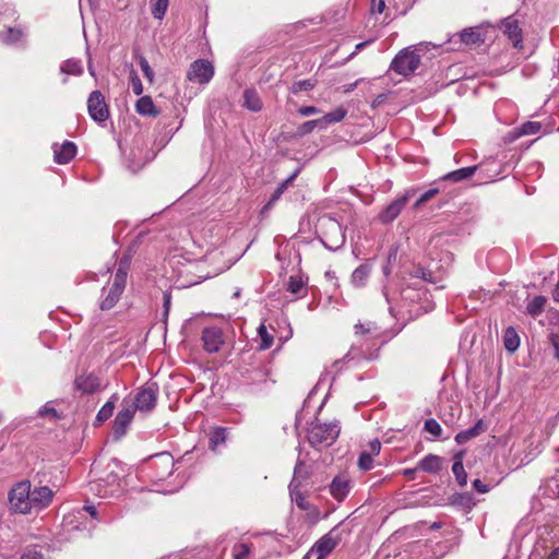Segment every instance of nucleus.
Returning <instances> with one entry per match:
<instances>
[{"label":"nucleus","instance_id":"1","mask_svg":"<svg viewBox=\"0 0 559 559\" xmlns=\"http://www.w3.org/2000/svg\"><path fill=\"white\" fill-rule=\"evenodd\" d=\"M123 469L117 460H111L106 467V475L90 483V490L100 497L108 498L121 490Z\"/></svg>","mask_w":559,"mask_h":559},{"label":"nucleus","instance_id":"2","mask_svg":"<svg viewBox=\"0 0 559 559\" xmlns=\"http://www.w3.org/2000/svg\"><path fill=\"white\" fill-rule=\"evenodd\" d=\"M340 431L341 427L337 421L321 423L319 419H314L309 424L307 440L312 448L320 451L332 445L337 439Z\"/></svg>","mask_w":559,"mask_h":559},{"label":"nucleus","instance_id":"3","mask_svg":"<svg viewBox=\"0 0 559 559\" xmlns=\"http://www.w3.org/2000/svg\"><path fill=\"white\" fill-rule=\"evenodd\" d=\"M31 481L22 480L15 484L9 492V507L14 513L27 514L31 507Z\"/></svg>","mask_w":559,"mask_h":559},{"label":"nucleus","instance_id":"4","mask_svg":"<svg viewBox=\"0 0 559 559\" xmlns=\"http://www.w3.org/2000/svg\"><path fill=\"white\" fill-rule=\"evenodd\" d=\"M420 64V56L413 46L402 49L392 60L390 69L397 74L408 76L413 74Z\"/></svg>","mask_w":559,"mask_h":559},{"label":"nucleus","instance_id":"5","mask_svg":"<svg viewBox=\"0 0 559 559\" xmlns=\"http://www.w3.org/2000/svg\"><path fill=\"white\" fill-rule=\"evenodd\" d=\"M158 386L156 383H146L139 389L133 399L128 401V405H133L134 412H150L156 406Z\"/></svg>","mask_w":559,"mask_h":559},{"label":"nucleus","instance_id":"6","mask_svg":"<svg viewBox=\"0 0 559 559\" xmlns=\"http://www.w3.org/2000/svg\"><path fill=\"white\" fill-rule=\"evenodd\" d=\"M175 467V460L174 457L167 453H158L155 456H153L152 462L150 464V468L152 469V480L155 483L164 481L169 477Z\"/></svg>","mask_w":559,"mask_h":559},{"label":"nucleus","instance_id":"7","mask_svg":"<svg viewBox=\"0 0 559 559\" xmlns=\"http://www.w3.org/2000/svg\"><path fill=\"white\" fill-rule=\"evenodd\" d=\"M214 75L213 64L205 59H198L190 64L187 79L193 83L206 84Z\"/></svg>","mask_w":559,"mask_h":559},{"label":"nucleus","instance_id":"8","mask_svg":"<svg viewBox=\"0 0 559 559\" xmlns=\"http://www.w3.org/2000/svg\"><path fill=\"white\" fill-rule=\"evenodd\" d=\"M87 110L91 118L97 122H104L109 117V109L105 97L99 91H94L87 99Z\"/></svg>","mask_w":559,"mask_h":559},{"label":"nucleus","instance_id":"9","mask_svg":"<svg viewBox=\"0 0 559 559\" xmlns=\"http://www.w3.org/2000/svg\"><path fill=\"white\" fill-rule=\"evenodd\" d=\"M326 229L322 238L325 248L334 251L343 247L346 239L340 223L335 219H329L326 222Z\"/></svg>","mask_w":559,"mask_h":559},{"label":"nucleus","instance_id":"10","mask_svg":"<svg viewBox=\"0 0 559 559\" xmlns=\"http://www.w3.org/2000/svg\"><path fill=\"white\" fill-rule=\"evenodd\" d=\"M134 413L133 405H128V400H123L122 408L118 412L112 426L114 435L117 439L126 435Z\"/></svg>","mask_w":559,"mask_h":559},{"label":"nucleus","instance_id":"11","mask_svg":"<svg viewBox=\"0 0 559 559\" xmlns=\"http://www.w3.org/2000/svg\"><path fill=\"white\" fill-rule=\"evenodd\" d=\"M414 195L413 190H407L402 197L392 201L380 214L382 223L393 222L404 209L408 200Z\"/></svg>","mask_w":559,"mask_h":559},{"label":"nucleus","instance_id":"12","mask_svg":"<svg viewBox=\"0 0 559 559\" xmlns=\"http://www.w3.org/2000/svg\"><path fill=\"white\" fill-rule=\"evenodd\" d=\"M203 347L209 353H216L224 344L223 331L218 326L205 328L202 332Z\"/></svg>","mask_w":559,"mask_h":559},{"label":"nucleus","instance_id":"13","mask_svg":"<svg viewBox=\"0 0 559 559\" xmlns=\"http://www.w3.org/2000/svg\"><path fill=\"white\" fill-rule=\"evenodd\" d=\"M338 538L333 535V532H330L325 534L323 537H321L312 547L309 555L306 556L304 559H309L310 555H317V559H324L326 556H329L337 546Z\"/></svg>","mask_w":559,"mask_h":559},{"label":"nucleus","instance_id":"14","mask_svg":"<svg viewBox=\"0 0 559 559\" xmlns=\"http://www.w3.org/2000/svg\"><path fill=\"white\" fill-rule=\"evenodd\" d=\"M53 492L48 486L36 487L31 489V507L32 510H43L52 501Z\"/></svg>","mask_w":559,"mask_h":559},{"label":"nucleus","instance_id":"15","mask_svg":"<svg viewBox=\"0 0 559 559\" xmlns=\"http://www.w3.org/2000/svg\"><path fill=\"white\" fill-rule=\"evenodd\" d=\"M100 388L98 378L92 373L80 374L74 380V389L82 394H93Z\"/></svg>","mask_w":559,"mask_h":559},{"label":"nucleus","instance_id":"16","mask_svg":"<svg viewBox=\"0 0 559 559\" xmlns=\"http://www.w3.org/2000/svg\"><path fill=\"white\" fill-rule=\"evenodd\" d=\"M53 157L58 164L69 163L76 154V145L71 141H64L61 145L53 144Z\"/></svg>","mask_w":559,"mask_h":559},{"label":"nucleus","instance_id":"17","mask_svg":"<svg viewBox=\"0 0 559 559\" xmlns=\"http://www.w3.org/2000/svg\"><path fill=\"white\" fill-rule=\"evenodd\" d=\"M350 490V481L347 476H335L330 485V493L337 501H343Z\"/></svg>","mask_w":559,"mask_h":559},{"label":"nucleus","instance_id":"18","mask_svg":"<svg viewBox=\"0 0 559 559\" xmlns=\"http://www.w3.org/2000/svg\"><path fill=\"white\" fill-rule=\"evenodd\" d=\"M501 28L508 38L513 43L514 47H519L522 43V29L519 26L518 20L513 16H508L501 22Z\"/></svg>","mask_w":559,"mask_h":559},{"label":"nucleus","instance_id":"19","mask_svg":"<svg viewBox=\"0 0 559 559\" xmlns=\"http://www.w3.org/2000/svg\"><path fill=\"white\" fill-rule=\"evenodd\" d=\"M372 270L371 260L366 261L354 270L350 276V283L355 287H362L366 285L367 280Z\"/></svg>","mask_w":559,"mask_h":559},{"label":"nucleus","instance_id":"20","mask_svg":"<svg viewBox=\"0 0 559 559\" xmlns=\"http://www.w3.org/2000/svg\"><path fill=\"white\" fill-rule=\"evenodd\" d=\"M347 360H354V359H365L370 360L376 357L374 353L371 352L369 348L364 349V344L360 342V340L357 341V343H354L346 354Z\"/></svg>","mask_w":559,"mask_h":559},{"label":"nucleus","instance_id":"21","mask_svg":"<svg viewBox=\"0 0 559 559\" xmlns=\"http://www.w3.org/2000/svg\"><path fill=\"white\" fill-rule=\"evenodd\" d=\"M417 468L426 473L437 474L441 469V457L428 454L418 462Z\"/></svg>","mask_w":559,"mask_h":559},{"label":"nucleus","instance_id":"22","mask_svg":"<svg viewBox=\"0 0 559 559\" xmlns=\"http://www.w3.org/2000/svg\"><path fill=\"white\" fill-rule=\"evenodd\" d=\"M485 430V426L481 419H479L473 427L460 431L455 436V441L460 444L466 443L471 439L477 437Z\"/></svg>","mask_w":559,"mask_h":559},{"label":"nucleus","instance_id":"23","mask_svg":"<svg viewBox=\"0 0 559 559\" xmlns=\"http://www.w3.org/2000/svg\"><path fill=\"white\" fill-rule=\"evenodd\" d=\"M243 106L254 112L262 109V100L255 90L248 88L243 92Z\"/></svg>","mask_w":559,"mask_h":559},{"label":"nucleus","instance_id":"24","mask_svg":"<svg viewBox=\"0 0 559 559\" xmlns=\"http://www.w3.org/2000/svg\"><path fill=\"white\" fill-rule=\"evenodd\" d=\"M136 112L142 116H157L156 107L150 96H142L138 99L135 104Z\"/></svg>","mask_w":559,"mask_h":559},{"label":"nucleus","instance_id":"25","mask_svg":"<svg viewBox=\"0 0 559 559\" xmlns=\"http://www.w3.org/2000/svg\"><path fill=\"white\" fill-rule=\"evenodd\" d=\"M542 129L540 122L537 121H526L522 123L519 128H515L512 131V139H519L523 135H532L539 132Z\"/></svg>","mask_w":559,"mask_h":559},{"label":"nucleus","instance_id":"26","mask_svg":"<svg viewBox=\"0 0 559 559\" xmlns=\"http://www.w3.org/2000/svg\"><path fill=\"white\" fill-rule=\"evenodd\" d=\"M452 472L455 476V479L460 486H465L467 484V474L464 469L463 465V453L460 452L454 456V463L452 465Z\"/></svg>","mask_w":559,"mask_h":559},{"label":"nucleus","instance_id":"27","mask_svg":"<svg viewBox=\"0 0 559 559\" xmlns=\"http://www.w3.org/2000/svg\"><path fill=\"white\" fill-rule=\"evenodd\" d=\"M355 335L357 337L366 336L369 342L379 334V328L373 322L357 323L355 326Z\"/></svg>","mask_w":559,"mask_h":559},{"label":"nucleus","instance_id":"28","mask_svg":"<svg viewBox=\"0 0 559 559\" xmlns=\"http://www.w3.org/2000/svg\"><path fill=\"white\" fill-rule=\"evenodd\" d=\"M104 294L106 295L104 299L100 301V309L102 310H109L111 309L120 299V296L122 295V292L118 290L117 288H104Z\"/></svg>","mask_w":559,"mask_h":559},{"label":"nucleus","instance_id":"29","mask_svg":"<svg viewBox=\"0 0 559 559\" xmlns=\"http://www.w3.org/2000/svg\"><path fill=\"white\" fill-rule=\"evenodd\" d=\"M476 169L477 166L463 167L461 169L448 173L442 177V180H451L454 182H459L473 176Z\"/></svg>","mask_w":559,"mask_h":559},{"label":"nucleus","instance_id":"30","mask_svg":"<svg viewBox=\"0 0 559 559\" xmlns=\"http://www.w3.org/2000/svg\"><path fill=\"white\" fill-rule=\"evenodd\" d=\"M503 341L506 349L510 353H514L520 346V337L512 326H509L504 331Z\"/></svg>","mask_w":559,"mask_h":559},{"label":"nucleus","instance_id":"31","mask_svg":"<svg viewBox=\"0 0 559 559\" xmlns=\"http://www.w3.org/2000/svg\"><path fill=\"white\" fill-rule=\"evenodd\" d=\"M309 471L308 466L302 462L298 461L296 463L295 469H294V477L289 485H293L294 487H300L301 483L308 477Z\"/></svg>","mask_w":559,"mask_h":559},{"label":"nucleus","instance_id":"32","mask_svg":"<svg viewBox=\"0 0 559 559\" xmlns=\"http://www.w3.org/2000/svg\"><path fill=\"white\" fill-rule=\"evenodd\" d=\"M299 170H296L292 176H289L286 180H284L274 191L270 201L265 205V209L272 206L284 193V191L288 188L289 185L293 183L295 178L298 176Z\"/></svg>","mask_w":559,"mask_h":559},{"label":"nucleus","instance_id":"33","mask_svg":"<svg viewBox=\"0 0 559 559\" xmlns=\"http://www.w3.org/2000/svg\"><path fill=\"white\" fill-rule=\"evenodd\" d=\"M299 170H296L292 176H289L286 180H284L274 191L270 201L265 205V209L272 206L284 193V191L288 188L289 185L293 183L295 178L298 176Z\"/></svg>","mask_w":559,"mask_h":559},{"label":"nucleus","instance_id":"34","mask_svg":"<svg viewBox=\"0 0 559 559\" xmlns=\"http://www.w3.org/2000/svg\"><path fill=\"white\" fill-rule=\"evenodd\" d=\"M299 170H296L292 176H289L286 180H284L274 191L270 201L265 205V209L272 206L284 193V191L288 188L289 185L293 183L295 178L298 176Z\"/></svg>","mask_w":559,"mask_h":559},{"label":"nucleus","instance_id":"35","mask_svg":"<svg viewBox=\"0 0 559 559\" xmlns=\"http://www.w3.org/2000/svg\"><path fill=\"white\" fill-rule=\"evenodd\" d=\"M299 170H296L292 176H289L286 180H284L274 191L270 201L265 205V209L272 206L284 193V191L288 188L289 185L293 183L295 178L298 176Z\"/></svg>","mask_w":559,"mask_h":559},{"label":"nucleus","instance_id":"36","mask_svg":"<svg viewBox=\"0 0 559 559\" xmlns=\"http://www.w3.org/2000/svg\"><path fill=\"white\" fill-rule=\"evenodd\" d=\"M299 170H296L292 176H289L286 180H284L274 191L270 201L265 205V209L272 206L284 193V191L288 188L289 185L293 183L295 178L298 176Z\"/></svg>","mask_w":559,"mask_h":559},{"label":"nucleus","instance_id":"37","mask_svg":"<svg viewBox=\"0 0 559 559\" xmlns=\"http://www.w3.org/2000/svg\"><path fill=\"white\" fill-rule=\"evenodd\" d=\"M546 302L547 299L544 296L534 297L526 306L527 313L532 317L539 316L544 311Z\"/></svg>","mask_w":559,"mask_h":559},{"label":"nucleus","instance_id":"38","mask_svg":"<svg viewBox=\"0 0 559 559\" xmlns=\"http://www.w3.org/2000/svg\"><path fill=\"white\" fill-rule=\"evenodd\" d=\"M227 437V429L223 427L214 428L210 432V448L216 450L218 445L225 443Z\"/></svg>","mask_w":559,"mask_h":559},{"label":"nucleus","instance_id":"39","mask_svg":"<svg viewBox=\"0 0 559 559\" xmlns=\"http://www.w3.org/2000/svg\"><path fill=\"white\" fill-rule=\"evenodd\" d=\"M117 400V395H112L110 397V400L97 413L96 421L104 423L112 416Z\"/></svg>","mask_w":559,"mask_h":559},{"label":"nucleus","instance_id":"40","mask_svg":"<svg viewBox=\"0 0 559 559\" xmlns=\"http://www.w3.org/2000/svg\"><path fill=\"white\" fill-rule=\"evenodd\" d=\"M60 71L70 75H80L83 73V67L79 60L68 59L61 64Z\"/></svg>","mask_w":559,"mask_h":559},{"label":"nucleus","instance_id":"41","mask_svg":"<svg viewBox=\"0 0 559 559\" xmlns=\"http://www.w3.org/2000/svg\"><path fill=\"white\" fill-rule=\"evenodd\" d=\"M346 114H347V111L343 107H338V108L334 109L333 111L328 112L322 118H320V121H322V123L325 128L330 123H335V122L342 121L345 118Z\"/></svg>","mask_w":559,"mask_h":559},{"label":"nucleus","instance_id":"42","mask_svg":"<svg viewBox=\"0 0 559 559\" xmlns=\"http://www.w3.org/2000/svg\"><path fill=\"white\" fill-rule=\"evenodd\" d=\"M23 33L21 29L9 27L0 34V40L7 45H13L21 40Z\"/></svg>","mask_w":559,"mask_h":559},{"label":"nucleus","instance_id":"43","mask_svg":"<svg viewBox=\"0 0 559 559\" xmlns=\"http://www.w3.org/2000/svg\"><path fill=\"white\" fill-rule=\"evenodd\" d=\"M461 41L466 45H474L481 41L480 34L474 28L463 29L460 34Z\"/></svg>","mask_w":559,"mask_h":559},{"label":"nucleus","instance_id":"44","mask_svg":"<svg viewBox=\"0 0 559 559\" xmlns=\"http://www.w3.org/2000/svg\"><path fill=\"white\" fill-rule=\"evenodd\" d=\"M38 416L41 418H48L51 421H56L60 418V415L53 407L52 402H47L43 407H40Z\"/></svg>","mask_w":559,"mask_h":559},{"label":"nucleus","instance_id":"45","mask_svg":"<svg viewBox=\"0 0 559 559\" xmlns=\"http://www.w3.org/2000/svg\"><path fill=\"white\" fill-rule=\"evenodd\" d=\"M305 288V282L298 275H292L288 278L287 290L294 295H299Z\"/></svg>","mask_w":559,"mask_h":559},{"label":"nucleus","instance_id":"46","mask_svg":"<svg viewBox=\"0 0 559 559\" xmlns=\"http://www.w3.org/2000/svg\"><path fill=\"white\" fill-rule=\"evenodd\" d=\"M289 491L292 500L297 504V507L301 510H308L309 506L306 501V498L302 496V493L299 491V487H294L293 485H289Z\"/></svg>","mask_w":559,"mask_h":559},{"label":"nucleus","instance_id":"47","mask_svg":"<svg viewBox=\"0 0 559 559\" xmlns=\"http://www.w3.org/2000/svg\"><path fill=\"white\" fill-rule=\"evenodd\" d=\"M126 282H127V271H126V269H122V266H120L115 274L114 282L110 285V287L117 288L118 290L123 293Z\"/></svg>","mask_w":559,"mask_h":559},{"label":"nucleus","instance_id":"48","mask_svg":"<svg viewBox=\"0 0 559 559\" xmlns=\"http://www.w3.org/2000/svg\"><path fill=\"white\" fill-rule=\"evenodd\" d=\"M152 14L155 19L162 20L168 9V0H152Z\"/></svg>","mask_w":559,"mask_h":559},{"label":"nucleus","instance_id":"49","mask_svg":"<svg viewBox=\"0 0 559 559\" xmlns=\"http://www.w3.org/2000/svg\"><path fill=\"white\" fill-rule=\"evenodd\" d=\"M413 276L430 283H438L441 280L440 277L435 276L432 271L424 267H416L413 272Z\"/></svg>","mask_w":559,"mask_h":559},{"label":"nucleus","instance_id":"50","mask_svg":"<svg viewBox=\"0 0 559 559\" xmlns=\"http://www.w3.org/2000/svg\"><path fill=\"white\" fill-rule=\"evenodd\" d=\"M258 334L261 337L260 348H270L273 344V336L267 332L266 326L261 324L258 329Z\"/></svg>","mask_w":559,"mask_h":559},{"label":"nucleus","instance_id":"51","mask_svg":"<svg viewBox=\"0 0 559 559\" xmlns=\"http://www.w3.org/2000/svg\"><path fill=\"white\" fill-rule=\"evenodd\" d=\"M250 552V546L245 543L236 544L233 547L234 559H247Z\"/></svg>","mask_w":559,"mask_h":559},{"label":"nucleus","instance_id":"52","mask_svg":"<svg viewBox=\"0 0 559 559\" xmlns=\"http://www.w3.org/2000/svg\"><path fill=\"white\" fill-rule=\"evenodd\" d=\"M314 87V83L311 80H301L295 82L290 86V92L297 94L302 91H311Z\"/></svg>","mask_w":559,"mask_h":559},{"label":"nucleus","instance_id":"53","mask_svg":"<svg viewBox=\"0 0 559 559\" xmlns=\"http://www.w3.org/2000/svg\"><path fill=\"white\" fill-rule=\"evenodd\" d=\"M425 430L435 437H440L442 433L440 424L433 418H429L425 421Z\"/></svg>","mask_w":559,"mask_h":559},{"label":"nucleus","instance_id":"54","mask_svg":"<svg viewBox=\"0 0 559 559\" xmlns=\"http://www.w3.org/2000/svg\"><path fill=\"white\" fill-rule=\"evenodd\" d=\"M21 559H46L43 550L37 547L26 548L21 556Z\"/></svg>","mask_w":559,"mask_h":559},{"label":"nucleus","instance_id":"55","mask_svg":"<svg viewBox=\"0 0 559 559\" xmlns=\"http://www.w3.org/2000/svg\"><path fill=\"white\" fill-rule=\"evenodd\" d=\"M130 85H131L132 92L135 95H141L143 93V85H142L141 79L139 78L136 72L133 70L130 73Z\"/></svg>","mask_w":559,"mask_h":559},{"label":"nucleus","instance_id":"56","mask_svg":"<svg viewBox=\"0 0 559 559\" xmlns=\"http://www.w3.org/2000/svg\"><path fill=\"white\" fill-rule=\"evenodd\" d=\"M358 466L362 471H369L373 466L372 456L370 453L362 452L358 459Z\"/></svg>","mask_w":559,"mask_h":559},{"label":"nucleus","instance_id":"57","mask_svg":"<svg viewBox=\"0 0 559 559\" xmlns=\"http://www.w3.org/2000/svg\"><path fill=\"white\" fill-rule=\"evenodd\" d=\"M139 64L141 67V70L143 71L144 76L148 80V82L153 83L154 81V71L148 64V61L143 57H139Z\"/></svg>","mask_w":559,"mask_h":559},{"label":"nucleus","instance_id":"58","mask_svg":"<svg viewBox=\"0 0 559 559\" xmlns=\"http://www.w3.org/2000/svg\"><path fill=\"white\" fill-rule=\"evenodd\" d=\"M316 127L324 128V126H323L322 121H320V119H314V120H309V121L304 122L299 127V131L302 134H307V133H310Z\"/></svg>","mask_w":559,"mask_h":559},{"label":"nucleus","instance_id":"59","mask_svg":"<svg viewBox=\"0 0 559 559\" xmlns=\"http://www.w3.org/2000/svg\"><path fill=\"white\" fill-rule=\"evenodd\" d=\"M298 112L304 116V117H308V116H311V115H316V114H319L320 112V109L318 107H314V106H302L298 109Z\"/></svg>","mask_w":559,"mask_h":559},{"label":"nucleus","instance_id":"60","mask_svg":"<svg viewBox=\"0 0 559 559\" xmlns=\"http://www.w3.org/2000/svg\"><path fill=\"white\" fill-rule=\"evenodd\" d=\"M385 9V1L384 0H372L371 4V12L372 13H382Z\"/></svg>","mask_w":559,"mask_h":559},{"label":"nucleus","instance_id":"61","mask_svg":"<svg viewBox=\"0 0 559 559\" xmlns=\"http://www.w3.org/2000/svg\"><path fill=\"white\" fill-rule=\"evenodd\" d=\"M473 487L479 493H486L489 491V487L485 485L480 479H475L473 481Z\"/></svg>","mask_w":559,"mask_h":559},{"label":"nucleus","instance_id":"62","mask_svg":"<svg viewBox=\"0 0 559 559\" xmlns=\"http://www.w3.org/2000/svg\"><path fill=\"white\" fill-rule=\"evenodd\" d=\"M438 193H439V189L431 188L421 194L420 202H427V201L431 200L433 197H436Z\"/></svg>","mask_w":559,"mask_h":559},{"label":"nucleus","instance_id":"63","mask_svg":"<svg viewBox=\"0 0 559 559\" xmlns=\"http://www.w3.org/2000/svg\"><path fill=\"white\" fill-rule=\"evenodd\" d=\"M370 454L378 455L381 450V443L378 440H373L369 443Z\"/></svg>","mask_w":559,"mask_h":559},{"label":"nucleus","instance_id":"64","mask_svg":"<svg viewBox=\"0 0 559 559\" xmlns=\"http://www.w3.org/2000/svg\"><path fill=\"white\" fill-rule=\"evenodd\" d=\"M550 343L552 344L555 348V356L557 359H559V335L551 334L550 335Z\"/></svg>","mask_w":559,"mask_h":559}]
</instances>
